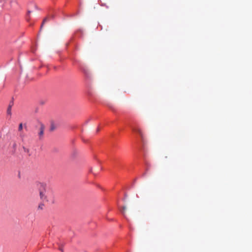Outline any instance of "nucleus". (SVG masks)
Here are the masks:
<instances>
[{"mask_svg": "<svg viewBox=\"0 0 252 252\" xmlns=\"http://www.w3.org/2000/svg\"><path fill=\"white\" fill-rule=\"evenodd\" d=\"M39 194L40 198L47 202L54 203V196L52 191L47 189L45 185L40 184L39 186Z\"/></svg>", "mask_w": 252, "mask_h": 252, "instance_id": "nucleus-1", "label": "nucleus"}, {"mask_svg": "<svg viewBox=\"0 0 252 252\" xmlns=\"http://www.w3.org/2000/svg\"><path fill=\"white\" fill-rule=\"evenodd\" d=\"M44 129L45 127L44 125L42 124H40L39 128V131L38 133V135L40 138H41L43 137V135L44 134Z\"/></svg>", "mask_w": 252, "mask_h": 252, "instance_id": "nucleus-2", "label": "nucleus"}, {"mask_svg": "<svg viewBox=\"0 0 252 252\" xmlns=\"http://www.w3.org/2000/svg\"><path fill=\"white\" fill-rule=\"evenodd\" d=\"M53 18V15H50V16H48L47 17H46L43 20V22L41 24V25L40 26V29L41 30L42 28L43 27V25L46 23L47 22L49 21V20L51 18Z\"/></svg>", "mask_w": 252, "mask_h": 252, "instance_id": "nucleus-3", "label": "nucleus"}, {"mask_svg": "<svg viewBox=\"0 0 252 252\" xmlns=\"http://www.w3.org/2000/svg\"><path fill=\"white\" fill-rule=\"evenodd\" d=\"M133 130L134 131L139 133L140 135L141 136H142V131H141V130L139 128H133Z\"/></svg>", "mask_w": 252, "mask_h": 252, "instance_id": "nucleus-4", "label": "nucleus"}, {"mask_svg": "<svg viewBox=\"0 0 252 252\" xmlns=\"http://www.w3.org/2000/svg\"><path fill=\"white\" fill-rule=\"evenodd\" d=\"M11 108H10V106H8L7 109V114L10 116L11 115Z\"/></svg>", "mask_w": 252, "mask_h": 252, "instance_id": "nucleus-5", "label": "nucleus"}, {"mask_svg": "<svg viewBox=\"0 0 252 252\" xmlns=\"http://www.w3.org/2000/svg\"><path fill=\"white\" fill-rule=\"evenodd\" d=\"M126 207L124 206L122 207V209L121 210V212L123 213V214L124 215H125V211L126 210Z\"/></svg>", "mask_w": 252, "mask_h": 252, "instance_id": "nucleus-6", "label": "nucleus"}, {"mask_svg": "<svg viewBox=\"0 0 252 252\" xmlns=\"http://www.w3.org/2000/svg\"><path fill=\"white\" fill-rule=\"evenodd\" d=\"M22 129H23V125L22 123H21L19 124L18 130L19 131H21L22 130Z\"/></svg>", "mask_w": 252, "mask_h": 252, "instance_id": "nucleus-7", "label": "nucleus"}, {"mask_svg": "<svg viewBox=\"0 0 252 252\" xmlns=\"http://www.w3.org/2000/svg\"><path fill=\"white\" fill-rule=\"evenodd\" d=\"M43 206H44L43 204H40L38 205V208H39V209H43Z\"/></svg>", "mask_w": 252, "mask_h": 252, "instance_id": "nucleus-8", "label": "nucleus"}, {"mask_svg": "<svg viewBox=\"0 0 252 252\" xmlns=\"http://www.w3.org/2000/svg\"><path fill=\"white\" fill-rule=\"evenodd\" d=\"M13 105V102H11L9 104V106H10V108H12V106Z\"/></svg>", "mask_w": 252, "mask_h": 252, "instance_id": "nucleus-9", "label": "nucleus"}, {"mask_svg": "<svg viewBox=\"0 0 252 252\" xmlns=\"http://www.w3.org/2000/svg\"><path fill=\"white\" fill-rule=\"evenodd\" d=\"M31 12V11L28 10V14L29 15Z\"/></svg>", "mask_w": 252, "mask_h": 252, "instance_id": "nucleus-10", "label": "nucleus"}, {"mask_svg": "<svg viewBox=\"0 0 252 252\" xmlns=\"http://www.w3.org/2000/svg\"><path fill=\"white\" fill-rule=\"evenodd\" d=\"M54 129V127H51V130H53Z\"/></svg>", "mask_w": 252, "mask_h": 252, "instance_id": "nucleus-11", "label": "nucleus"}]
</instances>
